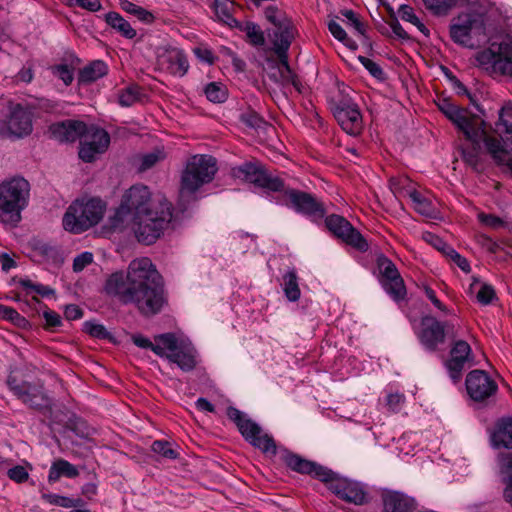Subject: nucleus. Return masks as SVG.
I'll use <instances>...</instances> for the list:
<instances>
[{
  "mask_svg": "<svg viewBox=\"0 0 512 512\" xmlns=\"http://www.w3.org/2000/svg\"><path fill=\"white\" fill-rule=\"evenodd\" d=\"M104 291L122 304L135 305L145 317L159 314L168 302L163 278L150 258H135L126 273L111 274Z\"/></svg>",
  "mask_w": 512,
  "mask_h": 512,
  "instance_id": "1",
  "label": "nucleus"
},
{
  "mask_svg": "<svg viewBox=\"0 0 512 512\" xmlns=\"http://www.w3.org/2000/svg\"><path fill=\"white\" fill-rule=\"evenodd\" d=\"M217 171L216 159L209 155H195L186 165L181 176L180 205L186 209L190 201L197 199L196 192L212 181Z\"/></svg>",
  "mask_w": 512,
  "mask_h": 512,
  "instance_id": "2",
  "label": "nucleus"
},
{
  "mask_svg": "<svg viewBox=\"0 0 512 512\" xmlns=\"http://www.w3.org/2000/svg\"><path fill=\"white\" fill-rule=\"evenodd\" d=\"M105 210L106 204L99 198L76 199L64 213L63 227L74 234L85 232L101 221Z\"/></svg>",
  "mask_w": 512,
  "mask_h": 512,
  "instance_id": "3",
  "label": "nucleus"
},
{
  "mask_svg": "<svg viewBox=\"0 0 512 512\" xmlns=\"http://www.w3.org/2000/svg\"><path fill=\"white\" fill-rule=\"evenodd\" d=\"M172 220V205L166 198H159L157 205L132 222L136 238L146 245L153 244Z\"/></svg>",
  "mask_w": 512,
  "mask_h": 512,
  "instance_id": "4",
  "label": "nucleus"
},
{
  "mask_svg": "<svg viewBox=\"0 0 512 512\" xmlns=\"http://www.w3.org/2000/svg\"><path fill=\"white\" fill-rule=\"evenodd\" d=\"M30 185L22 177H14L0 184V216L4 223L17 224L21 211L28 205Z\"/></svg>",
  "mask_w": 512,
  "mask_h": 512,
  "instance_id": "5",
  "label": "nucleus"
},
{
  "mask_svg": "<svg viewBox=\"0 0 512 512\" xmlns=\"http://www.w3.org/2000/svg\"><path fill=\"white\" fill-rule=\"evenodd\" d=\"M158 199H152L149 188L145 185H133L122 196L121 204L111 217V226L121 228L125 223L133 222L145 212L157 205Z\"/></svg>",
  "mask_w": 512,
  "mask_h": 512,
  "instance_id": "6",
  "label": "nucleus"
},
{
  "mask_svg": "<svg viewBox=\"0 0 512 512\" xmlns=\"http://www.w3.org/2000/svg\"><path fill=\"white\" fill-rule=\"evenodd\" d=\"M450 37L456 44L475 48L487 41L484 20L475 14L462 13L451 21Z\"/></svg>",
  "mask_w": 512,
  "mask_h": 512,
  "instance_id": "7",
  "label": "nucleus"
},
{
  "mask_svg": "<svg viewBox=\"0 0 512 512\" xmlns=\"http://www.w3.org/2000/svg\"><path fill=\"white\" fill-rule=\"evenodd\" d=\"M420 326L418 338L429 351H436L438 346L445 342L446 338L454 340L459 337L456 324L451 321L441 322L430 315L421 318Z\"/></svg>",
  "mask_w": 512,
  "mask_h": 512,
  "instance_id": "8",
  "label": "nucleus"
},
{
  "mask_svg": "<svg viewBox=\"0 0 512 512\" xmlns=\"http://www.w3.org/2000/svg\"><path fill=\"white\" fill-rule=\"evenodd\" d=\"M7 385L23 404L32 409L44 411L52 406V400L40 381L28 382L9 375Z\"/></svg>",
  "mask_w": 512,
  "mask_h": 512,
  "instance_id": "9",
  "label": "nucleus"
},
{
  "mask_svg": "<svg viewBox=\"0 0 512 512\" xmlns=\"http://www.w3.org/2000/svg\"><path fill=\"white\" fill-rule=\"evenodd\" d=\"M226 414L227 417L236 424L239 432L246 441L263 452L276 453L274 440L269 435L262 434L261 427L248 418L242 411L230 406L227 408Z\"/></svg>",
  "mask_w": 512,
  "mask_h": 512,
  "instance_id": "10",
  "label": "nucleus"
},
{
  "mask_svg": "<svg viewBox=\"0 0 512 512\" xmlns=\"http://www.w3.org/2000/svg\"><path fill=\"white\" fill-rule=\"evenodd\" d=\"M160 341L164 346L166 358L169 362L176 364L182 371H192L196 365L197 352L194 346L184 339H179L174 333H163Z\"/></svg>",
  "mask_w": 512,
  "mask_h": 512,
  "instance_id": "11",
  "label": "nucleus"
},
{
  "mask_svg": "<svg viewBox=\"0 0 512 512\" xmlns=\"http://www.w3.org/2000/svg\"><path fill=\"white\" fill-rule=\"evenodd\" d=\"M234 178L249 182L268 191L278 192L284 189V181L267 170L260 162H245L233 167Z\"/></svg>",
  "mask_w": 512,
  "mask_h": 512,
  "instance_id": "12",
  "label": "nucleus"
},
{
  "mask_svg": "<svg viewBox=\"0 0 512 512\" xmlns=\"http://www.w3.org/2000/svg\"><path fill=\"white\" fill-rule=\"evenodd\" d=\"M284 193L286 206L293 209L296 213L302 214L314 222L323 219L326 214L324 204L310 193L293 188H286L281 191Z\"/></svg>",
  "mask_w": 512,
  "mask_h": 512,
  "instance_id": "13",
  "label": "nucleus"
},
{
  "mask_svg": "<svg viewBox=\"0 0 512 512\" xmlns=\"http://www.w3.org/2000/svg\"><path fill=\"white\" fill-rule=\"evenodd\" d=\"M325 226L336 238L355 248L359 252L363 253L368 250V243L366 239L343 216L337 214L327 216L325 218Z\"/></svg>",
  "mask_w": 512,
  "mask_h": 512,
  "instance_id": "14",
  "label": "nucleus"
},
{
  "mask_svg": "<svg viewBox=\"0 0 512 512\" xmlns=\"http://www.w3.org/2000/svg\"><path fill=\"white\" fill-rule=\"evenodd\" d=\"M378 280L386 293L395 301L403 300L406 296L404 281L389 258H378Z\"/></svg>",
  "mask_w": 512,
  "mask_h": 512,
  "instance_id": "15",
  "label": "nucleus"
},
{
  "mask_svg": "<svg viewBox=\"0 0 512 512\" xmlns=\"http://www.w3.org/2000/svg\"><path fill=\"white\" fill-rule=\"evenodd\" d=\"M465 385L470 398L476 402L485 401L493 396L498 389L496 382L483 370L469 372Z\"/></svg>",
  "mask_w": 512,
  "mask_h": 512,
  "instance_id": "16",
  "label": "nucleus"
},
{
  "mask_svg": "<svg viewBox=\"0 0 512 512\" xmlns=\"http://www.w3.org/2000/svg\"><path fill=\"white\" fill-rule=\"evenodd\" d=\"M440 111L459 129L464 135L473 134L471 126L481 122L482 120L468 109L461 108L453 104L448 99H442L438 102Z\"/></svg>",
  "mask_w": 512,
  "mask_h": 512,
  "instance_id": "17",
  "label": "nucleus"
},
{
  "mask_svg": "<svg viewBox=\"0 0 512 512\" xmlns=\"http://www.w3.org/2000/svg\"><path fill=\"white\" fill-rule=\"evenodd\" d=\"M87 139L80 143L79 157L84 162H92L98 154L106 151L110 143L109 134L101 128H87Z\"/></svg>",
  "mask_w": 512,
  "mask_h": 512,
  "instance_id": "18",
  "label": "nucleus"
},
{
  "mask_svg": "<svg viewBox=\"0 0 512 512\" xmlns=\"http://www.w3.org/2000/svg\"><path fill=\"white\" fill-rule=\"evenodd\" d=\"M5 123L8 132L17 138L29 135L33 129L31 112L19 103L9 104V114Z\"/></svg>",
  "mask_w": 512,
  "mask_h": 512,
  "instance_id": "19",
  "label": "nucleus"
},
{
  "mask_svg": "<svg viewBox=\"0 0 512 512\" xmlns=\"http://www.w3.org/2000/svg\"><path fill=\"white\" fill-rule=\"evenodd\" d=\"M334 116L347 134L356 136L362 131V116L357 104L340 102L334 109Z\"/></svg>",
  "mask_w": 512,
  "mask_h": 512,
  "instance_id": "20",
  "label": "nucleus"
},
{
  "mask_svg": "<svg viewBox=\"0 0 512 512\" xmlns=\"http://www.w3.org/2000/svg\"><path fill=\"white\" fill-rule=\"evenodd\" d=\"M452 341L450 358L446 367L450 377L456 382L460 379L465 364L473 360L471 346L464 340L455 338Z\"/></svg>",
  "mask_w": 512,
  "mask_h": 512,
  "instance_id": "21",
  "label": "nucleus"
},
{
  "mask_svg": "<svg viewBox=\"0 0 512 512\" xmlns=\"http://www.w3.org/2000/svg\"><path fill=\"white\" fill-rule=\"evenodd\" d=\"M284 462L293 471L311 475L323 482L332 481L334 478V473L328 468L319 465L316 462L302 458L297 454H286L284 456Z\"/></svg>",
  "mask_w": 512,
  "mask_h": 512,
  "instance_id": "22",
  "label": "nucleus"
},
{
  "mask_svg": "<svg viewBox=\"0 0 512 512\" xmlns=\"http://www.w3.org/2000/svg\"><path fill=\"white\" fill-rule=\"evenodd\" d=\"M471 131L473 132L471 137L465 135L466 139L471 142L469 147L462 146L460 148L461 156L463 161L470 166L474 171L481 172L482 165L480 160V142L481 135L485 134V123L481 121L473 126H471Z\"/></svg>",
  "mask_w": 512,
  "mask_h": 512,
  "instance_id": "23",
  "label": "nucleus"
},
{
  "mask_svg": "<svg viewBox=\"0 0 512 512\" xmlns=\"http://www.w3.org/2000/svg\"><path fill=\"white\" fill-rule=\"evenodd\" d=\"M158 62L162 69L178 77L184 76L189 69V63L185 53L175 47L165 49L159 55Z\"/></svg>",
  "mask_w": 512,
  "mask_h": 512,
  "instance_id": "24",
  "label": "nucleus"
},
{
  "mask_svg": "<svg viewBox=\"0 0 512 512\" xmlns=\"http://www.w3.org/2000/svg\"><path fill=\"white\" fill-rule=\"evenodd\" d=\"M49 132L59 142H74L86 134L87 126L82 121L67 120L52 124Z\"/></svg>",
  "mask_w": 512,
  "mask_h": 512,
  "instance_id": "25",
  "label": "nucleus"
},
{
  "mask_svg": "<svg viewBox=\"0 0 512 512\" xmlns=\"http://www.w3.org/2000/svg\"><path fill=\"white\" fill-rule=\"evenodd\" d=\"M270 65L273 71L268 72V77L272 81L282 85L291 84L299 93H302L303 85L289 66L288 58H279L278 63L271 61Z\"/></svg>",
  "mask_w": 512,
  "mask_h": 512,
  "instance_id": "26",
  "label": "nucleus"
},
{
  "mask_svg": "<svg viewBox=\"0 0 512 512\" xmlns=\"http://www.w3.org/2000/svg\"><path fill=\"white\" fill-rule=\"evenodd\" d=\"M481 139L496 165L503 167V172H509L512 176V158L508 157L509 151L504 148L503 143L494 137L487 136L486 133L481 135Z\"/></svg>",
  "mask_w": 512,
  "mask_h": 512,
  "instance_id": "27",
  "label": "nucleus"
},
{
  "mask_svg": "<svg viewBox=\"0 0 512 512\" xmlns=\"http://www.w3.org/2000/svg\"><path fill=\"white\" fill-rule=\"evenodd\" d=\"M335 494L355 505H363L367 502V494L357 482H339L333 486Z\"/></svg>",
  "mask_w": 512,
  "mask_h": 512,
  "instance_id": "28",
  "label": "nucleus"
},
{
  "mask_svg": "<svg viewBox=\"0 0 512 512\" xmlns=\"http://www.w3.org/2000/svg\"><path fill=\"white\" fill-rule=\"evenodd\" d=\"M294 38V27L291 22L275 28L272 42L278 58H288V50Z\"/></svg>",
  "mask_w": 512,
  "mask_h": 512,
  "instance_id": "29",
  "label": "nucleus"
},
{
  "mask_svg": "<svg viewBox=\"0 0 512 512\" xmlns=\"http://www.w3.org/2000/svg\"><path fill=\"white\" fill-rule=\"evenodd\" d=\"M385 512H412L414 499L400 492H389L383 498Z\"/></svg>",
  "mask_w": 512,
  "mask_h": 512,
  "instance_id": "30",
  "label": "nucleus"
},
{
  "mask_svg": "<svg viewBox=\"0 0 512 512\" xmlns=\"http://www.w3.org/2000/svg\"><path fill=\"white\" fill-rule=\"evenodd\" d=\"M491 442L494 448L512 449V418L502 419L497 423Z\"/></svg>",
  "mask_w": 512,
  "mask_h": 512,
  "instance_id": "31",
  "label": "nucleus"
},
{
  "mask_svg": "<svg viewBox=\"0 0 512 512\" xmlns=\"http://www.w3.org/2000/svg\"><path fill=\"white\" fill-rule=\"evenodd\" d=\"M108 73V66L102 60H94L84 66L78 75L79 84H90L104 77Z\"/></svg>",
  "mask_w": 512,
  "mask_h": 512,
  "instance_id": "32",
  "label": "nucleus"
},
{
  "mask_svg": "<svg viewBox=\"0 0 512 512\" xmlns=\"http://www.w3.org/2000/svg\"><path fill=\"white\" fill-rule=\"evenodd\" d=\"M79 475L78 468L68 462L65 459L59 458L52 462L49 474L48 481L49 483L57 482L60 477L64 476L67 478H76Z\"/></svg>",
  "mask_w": 512,
  "mask_h": 512,
  "instance_id": "33",
  "label": "nucleus"
},
{
  "mask_svg": "<svg viewBox=\"0 0 512 512\" xmlns=\"http://www.w3.org/2000/svg\"><path fill=\"white\" fill-rule=\"evenodd\" d=\"M409 197L413 202L414 209L418 213L431 219L438 218L439 211L430 199L424 197L420 192L416 190L410 191Z\"/></svg>",
  "mask_w": 512,
  "mask_h": 512,
  "instance_id": "34",
  "label": "nucleus"
},
{
  "mask_svg": "<svg viewBox=\"0 0 512 512\" xmlns=\"http://www.w3.org/2000/svg\"><path fill=\"white\" fill-rule=\"evenodd\" d=\"M498 476L504 487L512 486V451L500 452L496 458Z\"/></svg>",
  "mask_w": 512,
  "mask_h": 512,
  "instance_id": "35",
  "label": "nucleus"
},
{
  "mask_svg": "<svg viewBox=\"0 0 512 512\" xmlns=\"http://www.w3.org/2000/svg\"><path fill=\"white\" fill-rule=\"evenodd\" d=\"M105 21L121 36L127 39H133L136 36V30L132 28L131 24L117 12L107 13L105 15Z\"/></svg>",
  "mask_w": 512,
  "mask_h": 512,
  "instance_id": "36",
  "label": "nucleus"
},
{
  "mask_svg": "<svg viewBox=\"0 0 512 512\" xmlns=\"http://www.w3.org/2000/svg\"><path fill=\"white\" fill-rule=\"evenodd\" d=\"M233 9L234 4L231 1L215 0L214 11L218 20L228 25L229 27L235 28L238 25L239 21L233 17Z\"/></svg>",
  "mask_w": 512,
  "mask_h": 512,
  "instance_id": "37",
  "label": "nucleus"
},
{
  "mask_svg": "<svg viewBox=\"0 0 512 512\" xmlns=\"http://www.w3.org/2000/svg\"><path fill=\"white\" fill-rule=\"evenodd\" d=\"M282 287L284 294L289 301L296 302L299 300L301 292L298 285V277L294 269L288 270L283 275Z\"/></svg>",
  "mask_w": 512,
  "mask_h": 512,
  "instance_id": "38",
  "label": "nucleus"
},
{
  "mask_svg": "<svg viewBox=\"0 0 512 512\" xmlns=\"http://www.w3.org/2000/svg\"><path fill=\"white\" fill-rule=\"evenodd\" d=\"M240 31L244 32L249 43L253 46H262L265 43L264 33L260 26L254 22H239L235 27Z\"/></svg>",
  "mask_w": 512,
  "mask_h": 512,
  "instance_id": "39",
  "label": "nucleus"
},
{
  "mask_svg": "<svg viewBox=\"0 0 512 512\" xmlns=\"http://www.w3.org/2000/svg\"><path fill=\"white\" fill-rule=\"evenodd\" d=\"M512 117V104L507 103L499 110V119L496 123L497 130L506 135L504 142L512 150V123H509L504 117Z\"/></svg>",
  "mask_w": 512,
  "mask_h": 512,
  "instance_id": "40",
  "label": "nucleus"
},
{
  "mask_svg": "<svg viewBox=\"0 0 512 512\" xmlns=\"http://www.w3.org/2000/svg\"><path fill=\"white\" fill-rule=\"evenodd\" d=\"M478 221L493 230L505 229L509 232H512V222L505 220L504 218H500L494 214H487L484 212H480L477 215Z\"/></svg>",
  "mask_w": 512,
  "mask_h": 512,
  "instance_id": "41",
  "label": "nucleus"
},
{
  "mask_svg": "<svg viewBox=\"0 0 512 512\" xmlns=\"http://www.w3.org/2000/svg\"><path fill=\"white\" fill-rule=\"evenodd\" d=\"M161 336L162 334L156 335L154 337V342H152L147 337L136 334L132 336V342L140 348L151 349L159 357H164L166 352L164 351V346L160 341Z\"/></svg>",
  "mask_w": 512,
  "mask_h": 512,
  "instance_id": "42",
  "label": "nucleus"
},
{
  "mask_svg": "<svg viewBox=\"0 0 512 512\" xmlns=\"http://www.w3.org/2000/svg\"><path fill=\"white\" fill-rule=\"evenodd\" d=\"M119 5L125 12L134 15L138 20L145 24H150L154 21V16L151 12L138 6L129 0H120Z\"/></svg>",
  "mask_w": 512,
  "mask_h": 512,
  "instance_id": "43",
  "label": "nucleus"
},
{
  "mask_svg": "<svg viewBox=\"0 0 512 512\" xmlns=\"http://www.w3.org/2000/svg\"><path fill=\"white\" fill-rule=\"evenodd\" d=\"M422 2L433 15L444 16L457 5L458 0H422Z\"/></svg>",
  "mask_w": 512,
  "mask_h": 512,
  "instance_id": "44",
  "label": "nucleus"
},
{
  "mask_svg": "<svg viewBox=\"0 0 512 512\" xmlns=\"http://www.w3.org/2000/svg\"><path fill=\"white\" fill-rule=\"evenodd\" d=\"M207 99L213 103H223L228 97L226 86L221 82H211L204 88Z\"/></svg>",
  "mask_w": 512,
  "mask_h": 512,
  "instance_id": "45",
  "label": "nucleus"
},
{
  "mask_svg": "<svg viewBox=\"0 0 512 512\" xmlns=\"http://www.w3.org/2000/svg\"><path fill=\"white\" fill-rule=\"evenodd\" d=\"M500 58L498 60L495 72L512 77V48L499 45Z\"/></svg>",
  "mask_w": 512,
  "mask_h": 512,
  "instance_id": "46",
  "label": "nucleus"
},
{
  "mask_svg": "<svg viewBox=\"0 0 512 512\" xmlns=\"http://www.w3.org/2000/svg\"><path fill=\"white\" fill-rule=\"evenodd\" d=\"M399 15L402 20L410 22L426 37H429L430 31L429 29L421 22V20L416 16L414 9L409 5H401L399 8Z\"/></svg>",
  "mask_w": 512,
  "mask_h": 512,
  "instance_id": "47",
  "label": "nucleus"
},
{
  "mask_svg": "<svg viewBox=\"0 0 512 512\" xmlns=\"http://www.w3.org/2000/svg\"><path fill=\"white\" fill-rule=\"evenodd\" d=\"M423 239L427 244L435 248L438 252L442 253L443 256H460L442 238L435 234L426 233L424 234Z\"/></svg>",
  "mask_w": 512,
  "mask_h": 512,
  "instance_id": "48",
  "label": "nucleus"
},
{
  "mask_svg": "<svg viewBox=\"0 0 512 512\" xmlns=\"http://www.w3.org/2000/svg\"><path fill=\"white\" fill-rule=\"evenodd\" d=\"M500 58V50H492L491 48L479 52L476 56L478 64L485 69H492L495 72L498 60Z\"/></svg>",
  "mask_w": 512,
  "mask_h": 512,
  "instance_id": "49",
  "label": "nucleus"
},
{
  "mask_svg": "<svg viewBox=\"0 0 512 512\" xmlns=\"http://www.w3.org/2000/svg\"><path fill=\"white\" fill-rule=\"evenodd\" d=\"M0 318L10 321L15 326L26 329L29 322L21 316L14 308L0 304Z\"/></svg>",
  "mask_w": 512,
  "mask_h": 512,
  "instance_id": "50",
  "label": "nucleus"
},
{
  "mask_svg": "<svg viewBox=\"0 0 512 512\" xmlns=\"http://www.w3.org/2000/svg\"><path fill=\"white\" fill-rule=\"evenodd\" d=\"M19 284L27 291V294L34 292L42 297H50L55 295V290L50 286L34 283L28 278L20 279Z\"/></svg>",
  "mask_w": 512,
  "mask_h": 512,
  "instance_id": "51",
  "label": "nucleus"
},
{
  "mask_svg": "<svg viewBox=\"0 0 512 512\" xmlns=\"http://www.w3.org/2000/svg\"><path fill=\"white\" fill-rule=\"evenodd\" d=\"M140 99V88L136 85L128 86L118 94V103L122 107H130Z\"/></svg>",
  "mask_w": 512,
  "mask_h": 512,
  "instance_id": "52",
  "label": "nucleus"
},
{
  "mask_svg": "<svg viewBox=\"0 0 512 512\" xmlns=\"http://www.w3.org/2000/svg\"><path fill=\"white\" fill-rule=\"evenodd\" d=\"M328 29L330 33L334 36V38L345 44L347 47L352 49L357 48L355 42L348 37L347 33L342 28V26L335 20H331L328 23Z\"/></svg>",
  "mask_w": 512,
  "mask_h": 512,
  "instance_id": "53",
  "label": "nucleus"
},
{
  "mask_svg": "<svg viewBox=\"0 0 512 512\" xmlns=\"http://www.w3.org/2000/svg\"><path fill=\"white\" fill-rule=\"evenodd\" d=\"M83 331L92 337L98 339H108L111 334L107 331L104 325L94 321H86L83 323Z\"/></svg>",
  "mask_w": 512,
  "mask_h": 512,
  "instance_id": "54",
  "label": "nucleus"
},
{
  "mask_svg": "<svg viewBox=\"0 0 512 512\" xmlns=\"http://www.w3.org/2000/svg\"><path fill=\"white\" fill-rule=\"evenodd\" d=\"M53 76L62 80V82L68 86L74 79L73 68L67 64H59L51 67Z\"/></svg>",
  "mask_w": 512,
  "mask_h": 512,
  "instance_id": "55",
  "label": "nucleus"
},
{
  "mask_svg": "<svg viewBox=\"0 0 512 512\" xmlns=\"http://www.w3.org/2000/svg\"><path fill=\"white\" fill-rule=\"evenodd\" d=\"M33 252L41 256H56L60 253V250L56 246H52L39 239H33L31 241Z\"/></svg>",
  "mask_w": 512,
  "mask_h": 512,
  "instance_id": "56",
  "label": "nucleus"
},
{
  "mask_svg": "<svg viewBox=\"0 0 512 512\" xmlns=\"http://www.w3.org/2000/svg\"><path fill=\"white\" fill-rule=\"evenodd\" d=\"M164 158L163 152L156 150L140 157V165L138 170L140 172L146 171L152 168L156 163Z\"/></svg>",
  "mask_w": 512,
  "mask_h": 512,
  "instance_id": "57",
  "label": "nucleus"
},
{
  "mask_svg": "<svg viewBox=\"0 0 512 512\" xmlns=\"http://www.w3.org/2000/svg\"><path fill=\"white\" fill-rule=\"evenodd\" d=\"M152 451L168 459H176L178 453L171 447V444L166 441L156 440L152 443Z\"/></svg>",
  "mask_w": 512,
  "mask_h": 512,
  "instance_id": "58",
  "label": "nucleus"
},
{
  "mask_svg": "<svg viewBox=\"0 0 512 512\" xmlns=\"http://www.w3.org/2000/svg\"><path fill=\"white\" fill-rule=\"evenodd\" d=\"M265 17L266 19L272 23L275 28L280 27L281 25H284V23L290 22L284 14L278 10L274 6H269L265 9Z\"/></svg>",
  "mask_w": 512,
  "mask_h": 512,
  "instance_id": "59",
  "label": "nucleus"
},
{
  "mask_svg": "<svg viewBox=\"0 0 512 512\" xmlns=\"http://www.w3.org/2000/svg\"><path fill=\"white\" fill-rule=\"evenodd\" d=\"M241 121L254 129H261L266 124L265 120L256 112L249 111L241 115Z\"/></svg>",
  "mask_w": 512,
  "mask_h": 512,
  "instance_id": "60",
  "label": "nucleus"
},
{
  "mask_svg": "<svg viewBox=\"0 0 512 512\" xmlns=\"http://www.w3.org/2000/svg\"><path fill=\"white\" fill-rule=\"evenodd\" d=\"M358 59L374 78L379 80L384 79V71L376 62L372 61L371 59L365 56H359Z\"/></svg>",
  "mask_w": 512,
  "mask_h": 512,
  "instance_id": "61",
  "label": "nucleus"
},
{
  "mask_svg": "<svg viewBox=\"0 0 512 512\" xmlns=\"http://www.w3.org/2000/svg\"><path fill=\"white\" fill-rule=\"evenodd\" d=\"M342 15L347 19V25L352 27L357 34L364 36V25L357 17L356 13L352 10L342 11Z\"/></svg>",
  "mask_w": 512,
  "mask_h": 512,
  "instance_id": "62",
  "label": "nucleus"
},
{
  "mask_svg": "<svg viewBox=\"0 0 512 512\" xmlns=\"http://www.w3.org/2000/svg\"><path fill=\"white\" fill-rule=\"evenodd\" d=\"M496 297L495 290L491 285L484 284L481 289L477 293V300L482 305H488L492 303L493 299Z\"/></svg>",
  "mask_w": 512,
  "mask_h": 512,
  "instance_id": "63",
  "label": "nucleus"
},
{
  "mask_svg": "<svg viewBox=\"0 0 512 512\" xmlns=\"http://www.w3.org/2000/svg\"><path fill=\"white\" fill-rule=\"evenodd\" d=\"M8 477L17 483H22L28 478V472L23 466H14L7 472Z\"/></svg>",
  "mask_w": 512,
  "mask_h": 512,
  "instance_id": "64",
  "label": "nucleus"
}]
</instances>
